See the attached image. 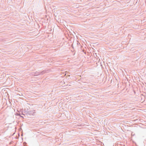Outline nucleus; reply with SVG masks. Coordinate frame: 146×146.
<instances>
[{"mask_svg": "<svg viewBox=\"0 0 146 146\" xmlns=\"http://www.w3.org/2000/svg\"><path fill=\"white\" fill-rule=\"evenodd\" d=\"M49 70H44L41 72H36L35 73H33L32 75L33 76H37L40 74H43L45 73H48L49 72Z\"/></svg>", "mask_w": 146, "mask_h": 146, "instance_id": "obj_2", "label": "nucleus"}, {"mask_svg": "<svg viewBox=\"0 0 146 146\" xmlns=\"http://www.w3.org/2000/svg\"><path fill=\"white\" fill-rule=\"evenodd\" d=\"M21 116V117H23L22 116Z\"/></svg>", "mask_w": 146, "mask_h": 146, "instance_id": "obj_3", "label": "nucleus"}, {"mask_svg": "<svg viewBox=\"0 0 146 146\" xmlns=\"http://www.w3.org/2000/svg\"><path fill=\"white\" fill-rule=\"evenodd\" d=\"M25 111L27 115H35L36 112L35 110H32L31 108H27L25 110Z\"/></svg>", "mask_w": 146, "mask_h": 146, "instance_id": "obj_1", "label": "nucleus"}]
</instances>
